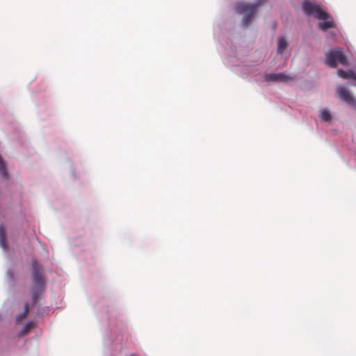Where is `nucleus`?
<instances>
[{
    "instance_id": "f257e3e1",
    "label": "nucleus",
    "mask_w": 356,
    "mask_h": 356,
    "mask_svg": "<svg viewBox=\"0 0 356 356\" xmlns=\"http://www.w3.org/2000/svg\"><path fill=\"white\" fill-rule=\"evenodd\" d=\"M42 266L36 261H32V280L33 286L31 288V304L26 302L24 304V312H29L33 306L38 301L40 296L43 293L44 289V280L42 276Z\"/></svg>"
},
{
    "instance_id": "f03ea898",
    "label": "nucleus",
    "mask_w": 356,
    "mask_h": 356,
    "mask_svg": "<svg viewBox=\"0 0 356 356\" xmlns=\"http://www.w3.org/2000/svg\"><path fill=\"white\" fill-rule=\"evenodd\" d=\"M264 0H257L254 4L241 2L237 4L236 10L238 14L243 15L242 24L247 26L251 22L253 16L256 14L257 9L262 6Z\"/></svg>"
},
{
    "instance_id": "7ed1b4c3",
    "label": "nucleus",
    "mask_w": 356,
    "mask_h": 356,
    "mask_svg": "<svg viewBox=\"0 0 356 356\" xmlns=\"http://www.w3.org/2000/svg\"><path fill=\"white\" fill-rule=\"evenodd\" d=\"M302 8L305 15L314 16L318 19H327L330 15L323 10L319 5L305 0L302 3Z\"/></svg>"
},
{
    "instance_id": "20e7f679",
    "label": "nucleus",
    "mask_w": 356,
    "mask_h": 356,
    "mask_svg": "<svg viewBox=\"0 0 356 356\" xmlns=\"http://www.w3.org/2000/svg\"><path fill=\"white\" fill-rule=\"evenodd\" d=\"M325 63L331 67H336L337 63L344 66L348 65V60L346 56L339 49H335L326 54Z\"/></svg>"
},
{
    "instance_id": "39448f33",
    "label": "nucleus",
    "mask_w": 356,
    "mask_h": 356,
    "mask_svg": "<svg viewBox=\"0 0 356 356\" xmlns=\"http://www.w3.org/2000/svg\"><path fill=\"white\" fill-rule=\"evenodd\" d=\"M264 80L267 82H282L287 83L295 80V77L284 72L277 74H266L264 76Z\"/></svg>"
},
{
    "instance_id": "423d86ee",
    "label": "nucleus",
    "mask_w": 356,
    "mask_h": 356,
    "mask_svg": "<svg viewBox=\"0 0 356 356\" xmlns=\"http://www.w3.org/2000/svg\"><path fill=\"white\" fill-rule=\"evenodd\" d=\"M337 92L339 98L349 105H356V100L350 92L343 86H338Z\"/></svg>"
},
{
    "instance_id": "0eeeda50",
    "label": "nucleus",
    "mask_w": 356,
    "mask_h": 356,
    "mask_svg": "<svg viewBox=\"0 0 356 356\" xmlns=\"http://www.w3.org/2000/svg\"><path fill=\"white\" fill-rule=\"evenodd\" d=\"M322 20L323 22L318 23V27L323 31H325L329 29L334 28L336 26L334 22L332 20L330 16L329 19Z\"/></svg>"
},
{
    "instance_id": "6e6552de",
    "label": "nucleus",
    "mask_w": 356,
    "mask_h": 356,
    "mask_svg": "<svg viewBox=\"0 0 356 356\" xmlns=\"http://www.w3.org/2000/svg\"><path fill=\"white\" fill-rule=\"evenodd\" d=\"M288 46L286 38L284 36L278 37L277 51L280 55H282Z\"/></svg>"
},
{
    "instance_id": "1a4fd4ad",
    "label": "nucleus",
    "mask_w": 356,
    "mask_h": 356,
    "mask_svg": "<svg viewBox=\"0 0 356 356\" xmlns=\"http://www.w3.org/2000/svg\"><path fill=\"white\" fill-rule=\"evenodd\" d=\"M0 245L4 249H7V240L5 229L3 226L0 225Z\"/></svg>"
},
{
    "instance_id": "9d476101",
    "label": "nucleus",
    "mask_w": 356,
    "mask_h": 356,
    "mask_svg": "<svg viewBox=\"0 0 356 356\" xmlns=\"http://www.w3.org/2000/svg\"><path fill=\"white\" fill-rule=\"evenodd\" d=\"M35 327V324L33 322H29L27 324H26L22 331L20 332V335H26L29 334L31 330H33Z\"/></svg>"
},
{
    "instance_id": "9b49d317",
    "label": "nucleus",
    "mask_w": 356,
    "mask_h": 356,
    "mask_svg": "<svg viewBox=\"0 0 356 356\" xmlns=\"http://www.w3.org/2000/svg\"><path fill=\"white\" fill-rule=\"evenodd\" d=\"M321 118L325 122L330 121L331 120V115L329 111L323 110L321 112Z\"/></svg>"
},
{
    "instance_id": "f8f14e48",
    "label": "nucleus",
    "mask_w": 356,
    "mask_h": 356,
    "mask_svg": "<svg viewBox=\"0 0 356 356\" xmlns=\"http://www.w3.org/2000/svg\"><path fill=\"white\" fill-rule=\"evenodd\" d=\"M337 74L342 79H348V71H344L343 70H338Z\"/></svg>"
},
{
    "instance_id": "ddd939ff",
    "label": "nucleus",
    "mask_w": 356,
    "mask_h": 356,
    "mask_svg": "<svg viewBox=\"0 0 356 356\" xmlns=\"http://www.w3.org/2000/svg\"><path fill=\"white\" fill-rule=\"evenodd\" d=\"M348 79H352L356 81V74L353 70L348 71Z\"/></svg>"
},
{
    "instance_id": "4468645a",
    "label": "nucleus",
    "mask_w": 356,
    "mask_h": 356,
    "mask_svg": "<svg viewBox=\"0 0 356 356\" xmlns=\"http://www.w3.org/2000/svg\"><path fill=\"white\" fill-rule=\"evenodd\" d=\"M27 313H23V315L22 316H19L17 318V321H20L22 320V318H24L25 317V314H26Z\"/></svg>"
}]
</instances>
